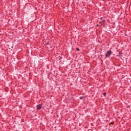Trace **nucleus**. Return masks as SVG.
<instances>
[{
  "instance_id": "obj_1",
  "label": "nucleus",
  "mask_w": 131,
  "mask_h": 131,
  "mask_svg": "<svg viewBox=\"0 0 131 131\" xmlns=\"http://www.w3.org/2000/svg\"><path fill=\"white\" fill-rule=\"evenodd\" d=\"M111 54H112L111 50L108 51L105 54V59L110 57V56H111Z\"/></svg>"
},
{
  "instance_id": "obj_2",
  "label": "nucleus",
  "mask_w": 131,
  "mask_h": 131,
  "mask_svg": "<svg viewBox=\"0 0 131 131\" xmlns=\"http://www.w3.org/2000/svg\"><path fill=\"white\" fill-rule=\"evenodd\" d=\"M42 106V105H41V104L37 105V106H36L37 110H40V109H41Z\"/></svg>"
},
{
  "instance_id": "obj_3",
  "label": "nucleus",
  "mask_w": 131,
  "mask_h": 131,
  "mask_svg": "<svg viewBox=\"0 0 131 131\" xmlns=\"http://www.w3.org/2000/svg\"><path fill=\"white\" fill-rule=\"evenodd\" d=\"M119 55L122 56V53L121 52H119Z\"/></svg>"
},
{
  "instance_id": "obj_4",
  "label": "nucleus",
  "mask_w": 131,
  "mask_h": 131,
  "mask_svg": "<svg viewBox=\"0 0 131 131\" xmlns=\"http://www.w3.org/2000/svg\"><path fill=\"white\" fill-rule=\"evenodd\" d=\"M80 99L81 100H82V99H83V97H80Z\"/></svg>"
},
{
  "instance_id": "obj_5",
  "label": "nucleus",
  "mask_w": 131,
  "mask_h": 131,
  "mask_svg": "<svg viewBox=\"0 0 131 131\" xmlns=\"http://www.w3.org/2000/svg\"><path fill=\"white\" fill-rule=\"evenodd\" d=\"M106 95H107V94L106 93H103V96H106Z\"/></svg>"
},
{
  "instance_id": "obj_6",
  "label": "nucleus",
  "mask_w": 131,
  "mask_h": 131,
  "mask_svg": "<svg viewBox=\"0 0 131 131\" xmlns=\"http://www.w3.org/2000/svg\"><path fill=\"white\" fill-rule=\"evenodd\" d=\"M102 23H105V19H103V20H102Z\"/></svg>"
},
{
  "instance_id": "obj_7",
  "label": "nucleus",
  "mask_w": 131,
  "mask_h": 131,
  "mask_svg": "<svg viewBox=\"0 0 131 131\" xmlns=\"http://www.w3.org/2000/svg\"><path fill=\"white\" fill-rule=\"evenodd\" d=\"M77 51H79V49L77 48Z\"/></svg>"
},
{
  "instance_id": "obj_8",
  "label": "nucleus",
  "mask_w": 131,
  "mask_h": 131,
  "mask_svg": "<svg viewBox=\"0 0 131 131\" xmlns=\"http://www.w3.org/2000/svg\"><path fill=\"white\" fill-rule=\"evenodd\" d=\"M101 19H102V17H101Z\"/></svg>"
}]
</instances>
